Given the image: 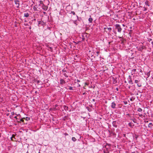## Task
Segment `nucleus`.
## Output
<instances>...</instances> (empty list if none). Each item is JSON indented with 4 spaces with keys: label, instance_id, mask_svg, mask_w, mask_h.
Masks as SVG:
<instances>
[{
    "label": "nucleus",
    "instance_id": "nucleus-1",
    "mask_svg": "<svg viewBox=\"0 0 153 153\" xmlns=\"http://www.w3.org/2000/svg\"><path fill=\"white\" fill-rule=\"evenodd\" d=\"M115 29L117 30V31L119 33H121L122 29L120 25L118 24H117L115 25Z\"/></svg>",
    "mask_w": 153,
    "mask_h": 153
},
{
    "label": "nucleus",
    "instance_id": "nucleus-2",
    "mask_svg": "<svg viewBox=\"0 0 153 153\" xmlns=\"http://www.w3.org/2000/svg\"><path fill=\"white\" fill-rule=\"evenodd\" d=\"M30 119V117H25V118H21L20 120L19 119V120H17V122H20V121H22V122H24V120H26L27 121V120H29Z\"/></svg>",
    "mask_w": 153,
    "mask_h": 153
},
{
    "label": "nucleus",
    "instance_id": "nucleus-3",
    "mask_svg": "<svg viewBox=\"0 0 153 153\" xmlns=\"http://www.w3.org/2000/svg\"><path fill=\"white\" fill-rule=\"evenodd\" d=\"M42 9L45 11H46L48 9V7L47 6H45L44 4H43L42 6Z\"/></svg>",
    "mask_w": 153,
    "mask_h": 153
},
{
    "label": "nucleus",
    "instance_id": "nucleus-4",
    "mask_svg": "<svg viewBox=\"0 0 153 153\" xmlns=\"http://www.w3.org/2000/svg\"><path fill=\"white\" fill-rule=\"evenodd\" d=\"M139 82V81L138 80H135V82H134L135 83L137 84V85L138 87H140L142 86L141 84V83H138V82Z\"/></svg>",
    "mask_w": 153,
    "mask_h": 153
},
{
    "label": "nucleus",
    "instance_id": "nucleus-5",
    "mask_svg": "<svg viewBox=\"0 0 153 153\" xmlns=\"http://www.w3.org/2000/svg\"><path fill=\"white\" fill-rule=\"evenodd\" d=\"M128 79V82L130 84H133V83L131 79L130 76H129V78Z\"/></svg>",
    "mask_w": 153,
    "mask_h": 153
},
{
    "label": "nucleus",
    "instance_id": "nucleus-6",
    "mask_svg": "<svg viewBox=\"0 0 153 153\" xmlns=\"http://www.w3.org/2000/svg\"><path fill=\"white\" fill-rule=\"evenodd\" d=\"M15 135L13 134L12 135V137H11V140L13 141H15L16 140V139L15 138Z\"/></svg>",
    "mask_w": 153,
    "mask_h": 153
},
{
    "label": "nucleus",
    "instance_id": "nucleus-7",
    "mask_svg": "<svg viewBox=\"0 0 153 153\" xmlns=\"http://www.w3.org/2000/svg\"><path fill=\"white\" fill-rule=\"evenodd\" d=\"M60 83L61 84H63L65 83V81L62 79H61L60 80Z\"/></svg>",
    "mask_w": 153,
    "mask_h": 153
},
{
    "label": "nucleus",
    "instance_id": "nucleus-8",
    "mask_svg": "<svg viewBox=\"0 0 153 153\" xmlns=\"http://www.w3.org/2000/svg\"><path fill=\"white\" fill-rule=\"evenodd\" d=\"M45 25V23L43 21H39L38 22V26H39V25Z\"/></svg>",
    "mask_w": 153,
    "mask_h": 153
},
{
    "label": "nucleus",
    "instance_id": "nucleus-9",
    "mask_svg": "<svg viewBox=\"0 0 153 153\" xmlns=\"http://www.w3.org/2000/svg\"><path fill=\"white\" fill-rule=\"evenodd\" d=\"M116 104L114 102H112L111 103V107L112 108H115V106H116Z\"/></svg>",
    "mask_w": 153,
    "mask_h": 153
},
{
    "label": "nucleus",
    "instance_id": "nucleus-10",
    "mask_svg": "<svg viewBox=\"0 0 153 153\" xmlns=\"http://www.w3.org/2000/svg\"><path fill=\"white\" fill-rule=\"evenodd\" d=\"M15 3L18 6H17V8H19V1L18 0H15Z\"/></svg>",
    "mask_w": 153,
    "mask_h": 153
},
{
    "label": "nucleus",
    "instance_id": "nucleus-11",
    "mask_svg": "<svg viewBox=\"0 0 153 153\" xmlns=\"http://www.w3.org/2000/svg\"><path fill=\"white\" fill-rule=\"evenodd\" d=\"M63 108L65 111H67L68 110V107L66 105H64Z\"/></svg>",
    "mask_w": 153,
    "mask_h": 153
},
{
    "label": "nucleus",
    "instance_id": "nucleus-12",
    "mask_svg": "<svg viewBox=\"0 0 153 153\" xmlns=\"http://www.w3.org/2000/svg\"><path fill=\"white\" fill-rule=\"evenodd\" d=\"M29 14L28 13H25L24 14V16L26 17H28L29 16Z\"/></svg>",
    "mask_w": 153,
    "mask_h": 153
},
{
    "label": "nucleus",
    "instance_id": "nucleus-13",
    "mask_svg": "<svg viewBox=\"0 0 153 153\" xmlns=\"http://www.w3.org/2000/svg\"><path fill=\"white\" fill-rule=\"evenodd\" d=\"M91 17V16H90V17ZM93 19L92 18L90 17L88 19V21L90 23H92L93 21Z\"/></svg>",
    "mask_w": 153,
    "mask_h": 153
},
{
    "label": "nucleus",
    "instance_id": "nucleus-14",
    "mask_svg": "<svg viewBox=\"0 0 153 153\" xmlns=\"http://www.w3.org/2000/svg\"><path fill=\"white\" fill-rule=\"evenodd\" d=\"M145 4L146 5H148V6H149V2L148 1H146L145 2Z\"/></svg>",
    "mask_w": 153,
    "mask_h": 153
},
{
    "label": "nucleus",
    "instance_id": "nucleus-15",
    "mask_svg": "<svg viewBox=\"0 0 153 153\" xmlns=\"http://www.w3.org/2000/svg\"><path fill=\"white\" fill-rule=\"evenodd\" d=\"M39 2L40 3V4L39 5H40L41 4H42V5H43V4H44L42 1L40 0V1H39Z\"/></svg>",
    "mask_w": 153,
    "mask_h": 153
},
{
    "label": "nucleus",
    "instance_id": "nucleus-16",
    "mask_svg": "<svg viewBox=\"0 0 153 153\" xmlns=\"http://www.w3.org/2000/svg\"><path fill=\"white\" fill-rule=\"evenodd\" d=\"M72 140L74 141H75L76 140V139L75 137H72Z\"/></svg>",
    "mask_w": 153,
    "mask_h": 153
},
{
    "label": "nucleus",
    "instance_id": "nucleus-17",
    "mask_svg": "<svg viewBox=\"0 0 153 153\" xmlns=\"http://www.w3.org/2000/svg\"><path fill=\"white\" fill-rule=\"evenodd\" d=\"M142 111V109L141 108H138V109H137V111L139 112Z\"/></svg>",
    "mask_w": 153,
    "mask_h": 153
},
{
    "label": "nucleus",
    "instance_id": "nucleus-18",
    "mask_svg": "<svg viewBox=\"0 0 153 153\" xmlns=\"http://www.w3.org/2000/svg\"><path fill=\"white\" fill-rule=\"evenodd\" d=\"M63 75L65 77H68V76L65 73H64Z\"/></svg>",
    "mask_w": 153,
    "mask_h": 153
},
{
    "label": "nucleus",
    "instance_id": "nucleus-19",
    "mask_svg": "<svg viewBox=\"0 0 153 153\" xmlns=\"http://www.w3.org/2000/svg\"><path fill=\"white\" fill-rule=\"evenodd\" d=\"M33 9H34V10L35 11L36 10H37V8L36 7H35V6H34L33 7Z\"/></svg>",
    "mask_w": 153,
    "mask_h": 153
},
{
    "label": "nucleus",
    "instance_id": "nucleus-20",
    "mask_svg": "<svg viewBox=\"0 0 153 153\" xmlns=\"http://www.w3.org/2000/svg\"><path fill=\"white\" fill-rule=\"evenodd\" d=\"M104 153H109V152L108 150H104Z\"/></svg>",
    "mask_w": 153,
    "mask_h": 153
},
{
    "label": "nucleus",
    "instance_id": "nucleus-21",
    "mask_svg": "<svg viewBox=\"0 0 153 153\" xmlns=\"http://www.w3.org/2000/svg\"><path fill=\"white\" fill-rule=\"evenodd\" d=\"M62 71L63 72H67V71H66V70H65V69H63L62 70Z\"/></svg>",
    "mask_w": 153,
    "mask_h": 153
},
{
    "label": "nucleus",
    "instance_id": "nucleus-22",
    "mask_svg": "<svg viewBox=\"0 0 153 153\" xmlns=\"http://www.w3.org/2000/svg\"><path fill=\"white\" fill-rule=\"evenodd\" d=\"M107 29L109 30V31L110 32L112 30V28L111 27H109L107 28Z\"/></svg>",
    "mask_w": 153,
    "mask_h": 153
},
{
    "label": "nucleus",
    "instance_id": "nucleus-23",
    "mask_svg": "<svg viewBox=\"0 0 153 153\" xmlns=\"http://www.w3.org/2000/svg\"><path fill=\"white\" fill-rule=\"evenodd\" d=\"M71 13H72L73 15H75V13L74 11H71Z\"/></svg>",
    "mask_w": 153,
    "mask_h": 153
},
{
    "label": "nucleus",
    "instance_id": "nucleus-24",
    "mask_svg": "<svg viewBox=\"0 0 153 153\" xmlns=\"http://www.w3.org/2000/svg\"><path fill=\"white\" fill-rule=\"evenodd\" d=\"M96 53L97 54V56H98V55H99V54L100 53V52L99 51H97V52H96Z\"/></svg>",
    "mask_w": 153,
    "mask_h": 153
},
{
    "label": "nucleus",
    "instance_id": "nucleus-25",
    "mask_svg": "<svg viewBox=\"0 0 153 153\" xmlns=\"http://www.w3.org/2000/svg\"><path fill=\"white\" fill-rule=\"evenodd\" d=\"M69 89L70 90H73V87H70L69 88Z\"/></svg>",
    "mask_w": 153,
    "mask_h": 153
},
{
    "label": "nucleus",
    "instance_id": "nucleus-26",
    "mask_svg": "<svg viewBox=\"0 0 153 153\" xmlns=\"http://www.w3.org/2000/svg\"><path fill=\"white\" fill-rule=\"evenodd\" d=\"M14 112H12L11 113V115L12 116H13L14 115Z\"/></svg>",
    "mask_w": 153,
    "mask_h": 153
},
{
    "label": "nucleus",
    "instance_id": "nucleus-27",
    "mask_svg": "<svg viewBox=\"0 0 153 153\" xmlns=\"http://www.w3.org/2000/svg\"><path fill=\"white\" fill-rule=\"evenodd\" d=\"M136 71V69H134L132 70V71L134 72H135Z\"/></svg>",
    "mask_w": 153,
    "mask_h": 153
},
{
    "label": "nucleus",
    "instance_id": "nucleus-28",
    "mask_svg": "<svg viewBox=\"0 0 153 153\" xmlns=\"http://www.w3.org/2000/svg\"><path fill=\"white\" fill-rule=\"evenodd\" d=\"M129 126H130L131 127H133L134 126V125H129Z\"/></svg>",
    "mask_w": 153,
    "mask_h": 153
},
{
    "label": "nucleus",
    "instance_id": "nucleus-29",
    "mask_svg": "<svg viewBox=\"0 0 153 153\" xmlns=\"http://www.w3.org/2000/svg\"><path fill=\"white\" fill-rule=\"evenodd\" d=\"M82 41H84L85 40V38L84 37H83L82 38Z\"/></svg>",
    "mask_w": 153,
    "mask_h": 153
},
{
    "label": "nucleus",
    "instance_id": "nucleus-30",
    "mask_svg": "<svg viewBox=\"0 0 153 153\" xmlns=\"http://www.w3.org/2000/svg\"><path fill=\"white\" fill-rule=\"evenodd\" d=\"M144 11H146L147 10V9L145 7H144Z\"/></svg>",
    "mask_w": 153,
    "mask_h": 153
},
{
    "label": "nucleus",
    "instance_id": "nucleus-31",
    "mask_svg": "<svg viewBox=\"0 0 153 153\" xmlns=\"http://www.w3.org/2000/svg\"><path fill=\"white\" fill-rule=\"evenodd\" d=\"M152 125H148V127H151V126H152Z\"/></svg>",
    "mask_w": 153,
    "mask_h": 153
},
{
    "label": "nucleus",
    "instance_id": "nucleus-32",
    "mask_svg": "<svg viewBox=\"0 0 153 153\" xmlns=\"http://www.w3.org/2000/svg\"><path fill=\"white\" fill-rule=\"evenodd\" d=\"M139 115L140 117H142L143 116V115L142 114H139Z\"/></svg>",
    "mask_w": 153,
    "mask_h": 153
},
{
    "label": "nucleus",
    "instance_id": "nucleus-33",
    "mask_svg": "<svg viewBox=\"0 0 153 153\" xmlns=\"http://www.w3.org/2000/svg\"><path fill=\"white\" fill-rule=\"evenodd\" d=\"M37 82L38 83H39L40 82V81L39 80H37Z\"/></svg>",
    "mask_w": 153,
    "mask_h": 153
},
{
    "label": "nucleus",
    "instance_id": "nucleus-34",
    "mask_svg": "<svg viewBox=\"0 0 153 153\" xmlns=\"http://www.w3.org/2000/svg\"><path fill=\"white\" fill-rule=\"evenodd\" d=\"M65 136H66V135H68V134H67V133H65Z\"/></svg>",
    "mask_w": 153,
    "mask_h": 153
},
{
    "label": "nucleus",
    "instance_id": "nucleus-35",
    "mask_svg": "<svg viewBox=\"0 0 153 153\" xmlns=\"http://www.w3.org/2000/svg\"><path fill=\"white\" fill-rule=\"evenodd\" d=\"M106 145H108L109 146H111V145L110 144H107Z\"/></svg>",
    "mask_w": 153,
    "mask_h": 153
},
{
    "label": "nucleus",
    "instance_id": "nucleus-36",
    "mask_svg": "<svg viewBox=\"0 0 153 153\" xmlns=\"http://www.w3.org/2000/svg\"><path fill=\"white\" fill-rule=\"evenodd\" d=\"M85 85H88V84L87 83H86V82L85 83Z\"/></svg>",
    "mask_w": 153,
    "mask_h": 153
},
{
    "label": "nucleus",
    "instance_id": "nucleus-37",
    "mask_svg": "<svg viewBox=\"0 0 153 153\" xmlns=\"http://www.w3.org/2000/svg\"><path fill=\"white\" fill-rule=\"evenodd\" d=\"M94 102H95V100L94 99H93L92 100Z\"/></svg>",
    "mask_w": 153,
    "mask_h": 153
},
{
    "label": "nucleus",
    "instance_id": "nucleus-38",
    "mask_svg": "<svg viewBox=\"0 0 153 153\" xmlns=\"http://www.w3.org/2000/svg\"><path fill=\"white\" fill-rule=\"evenodd\" d=\"M104 30L106 29H107V27H105L104 28Z\"/></svg>",
    "mask_w": 153,
    "mask_h": 153
},
{
    "label": "nucleus",
    "instance_id": "nucleus-39",
    "mask_svg": "<svg viewBox=\"0 0 153 153\" xmlns=\"http://www.w3.org/2000/svg\"><path fill=\"white\" fill-rule=\"evenodd\" d=\"M116 90H117V91H118V88H116Z\"/></svg>",
    "mask_w": 153,
    "mask_h": 153
},
{
    "label": "nucleus",
    "instance_id": "nucleus-40",
    "mask_svg": "<svg viewBox=\"0 0 153 153\" xmlns=\"http://www.w3.org/2000/svg\"><path fill=\"white\" fill-rule=\"evenodd\" d=\"M114 126L115 127H117V126H116V125H114Z\"/></svg>",
    "mask_w": 153,
    "mask_h": 153
},
{
    "label": "nucleus",
    "instance_id": "nucleus-41",
    "mask_svg": "<svg viewBox=\"0 0 153 153\" xmlns=\"http://www.w3.org/2000/svg\"><path fill=\"white\" fill-rule=\"evenodd\" d=\"M122 25L123 26H125V25H124V24H123Z\"/></svg>",
    "mask_w": 153,
    "mask_h": 153
},
{
    "label": "nucleus",
    "instance_id": "nucleus-42",
    "mask_svg": "<svg viewBox=\"0 0 153 153\" xmlns=\"http://www.w3.org/2000/svg\"><path fill=\"white\" fill-rule=\"evenodd\" d=\"M15 118H16V119L17 120V119H18V118H17V117H15Z\"/></svg>",
    "mask_w": 153,
    "mask_h": 153
},
{
    "label": "nucleus",
    "instance_id": "nucleus-43",
    "mask_svg": "<svg viewBox=\"0 0 153 153\" xmlns=\"http://www.w3.org/2000/svg\"><path fill=\"white\" fill-rule=\"evenodd\" d=\"M149 124H152V123H149Z\"/></svg>",
    "mask_w": 153,
    "mask_h": 153
},
{
    "label": "nucleus",
    "instance_id": "nucleus-44",
    "mask_svg": "<svg viewBox=\"0 0 153 153\" xmlns=\"http://www.w3.org/2000/svg\"><path fill=\"white\" fill-rule=\"evenodd\" d=\"M130 87H131V86H129V87H128V88H129V89H130Z\"/></svg>",
    "mask_w": 153,
    "mask_h": 153
},
{
    "label": "nucleus",
    "instance_id": "nucleus-45",
    "mask_svg": "<svg viewBox=\"0 0 153 153\" xmlns=\"http://www.w3.org/2000/svg\"><path fill=\"white\" fill-rule=\"evenodd\" d=\"M43 13H44V14H45V13H46V12H43Z\"/></svg>",
    "mask_w": 153,
    "mask_h": 153
},
{
    "label": "nucleus",
    "instance_id": "nucleus-46",
    "mask_svg": "<svg viewBox=\"0 0 153 153\" xmlns=\"http://www.w3.org/2000/svg\"><path fill=\"white\" fill-rule=\"evenodd\" d=\"M46 1H48V3H49V1L48 0H46Z\"/></svg>",
    "mask_w": 153,
    "mask_h": 153
},
{
    "label": "nucleus",
    "instance_id": "nucleus-47",
    "mask_svg": "<svg viewBox=\"0 0 153 153\" xmlns=\"http://www.w3.org/2000/svg\"><path fill=\"white\" fill-rule=\"evenodd\" d=\"M128 124L129 125L131 124V123H129Z\"/></svg>",
    "mask_w": 153,
    "mask_h": 153
},
{
    "label": "nucleus",
    "instance_id": "nucleus-48",
    "mask_svg": "<svg viewBox=\"0 0 153 153\" xmlns=\"http://www.w3.org/2000/svg\"><path fill=\"white\" fill-rule=\"evenodd\" d=\"M77 81H78V82H80V81H79V80H77Z\"/></svg>",
    "mask_w": 153,
    "mask_h": 153
},
{
    "label": "nucleus",
    "instance_id": "nucleus-49",
    "mask_svg": "<svg viewBox=\"0 0 153 153\" xmlns=\"http://www.w3.org/2000/svg\"><path fill=\"white\" fill-rule=\"evenodd\" d=\"M76 16L77 17V18H78V16H77V15H76Z\"/></svg>",
    "mask_w": 153,
    "mask_h": 153
},
{
    "label": "nucleus",
    "instance_id": "nucleus-50",
    "mask_svg": "<svg viewBox=\"0 0 153 153\" xmlns=\"http://www.w3.org/2000/svg\"><path fill=\"white\" fill-rule=\"evenodd\" d=\"M80 85H79V87H80Z\"/></svg>",
    "mask_w": 153,
    "mask_h": 153
},
{
    "label": "nucleus",
    "instance_id": "nucleus-51",
    "mask_svg": "<svg viewBox=\"0 0 153 153\" xmlns=\"http://www.w3.org/2000/svg\"><path fill=\"white\" fill-rule=\"evenodd\" d=\"M138 136L136 137V138H137Z\"/></svg>",
    "mask_w": 153,
    "mask_h": 153
},
{
    "label": "nucleus",
    "instance_id": "nucleus-52",
    "mask_svg": "<svg viewBox=\"0 0 153 153\" xmlns=\"http://www.w3.org/2000/svg\"><path fill=\"white\" fill-rule=\"evenodd\" d=\"M36 20V19H34V20Z\"/></svg>",
    "mask_w": 153,
    "mask_h": 153
},
{
    "label": "nucleus",
    "instance_id": "nucleus-53",
    "mask_svg": "<svg viewBox=\"0 0 153 153\" xmlns=\"http://www.w3.org/2000/svg\"><path fill=\"white\" fill-rule=\"evenodd\" d=\"M62 111H63V112H63V110H62Z\"/></svg>",
    "mask_w": 153,
    "mask_h": 153
},
{
    "label": "nucleus",
    "instance_id": "nucleus-54",
    "mask_svg": "<svg viewBox=\"0 0 153 153\" xmlns=\"http://www.w3.org/2000/svg\"><path fill=\"white\" fill-rule=\"evenodd\" d=\"M114 133H113V135H114Z\"/></svg>",
    "mask_w": 153,
    "mask_h": 153
}]
</instances>
